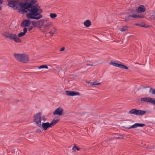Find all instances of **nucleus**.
<instances>
[{
	"label": "nucleus",
	"mask_w": 155,
	"mask_h": 155,
	"mask_svg": "<svg viewBox=\"0 0 155 155\" xmlns=\"http://www.w3.org/2000/svg\"><path fill=\"white\" fill-rule=\"evenodd\" d=\"M38 69H41V68H45V69H48V66L46 65H44L40 66L38 67Z\"/></svg>",
	"instance_id": "24"
},
{
	"label": "nucleus",
	"mask_w": 155,
	"mask_h": 155,
	"mask_svg": "<svg viewBox=\"0 0 155 155\" xmlns=\"http://www.w3.org/2000/svg\"><path fill=\"white\" fill-rule=\"evenodd\" d=\"M84 24L85 26L88 27L91 25V22L89 20H87L84 22Z\"/></svg>",
	"instance_id": "16"
},
{
	"label": "nucleus",
	"mask_w": 155,
	"mask_h": 155,
	"mask_svg": "<svg viewBox=\"0 0 155 155\" xmlns=\"http://www.w3.org/2000/svg\"><path fill=\"white\" fill-rule=\"evenodd\" d=\"M66 93L67 95L72 96L76 95H78L80 94L78 92L74 91H66Z\"/></svg>",
	"instance_id": "12"
},
{
	"label": "nucleus",
	"mask_w": 155,
	"mask_h": 155,
	"mask_svg": "<svg viewBox=\"0 0 155 155\" xmlns=\"http://www.w3.org/2000/svg\"><path fill=\"white\" fill-rule=\"evenodd\" d=\"M2 9V7L0 6V11Z\"/></svg>",
	"instance_id": "32"
},
{
	"label": "nucleus",
	"mask_w": 155,
	"mask_h": 155,
	"mask_svg": "<svg viewBox=\"0 0 155 155\" xmlns=\"http://www.w3.org/2000/svg\"><path fill=\"white\" fill-rule=\"evenodd\" d=\"M58 121L57 120H54L50 123L48 122H43L39 127L43 129L44 130H46L48 128L51 127L55 124L57 123Z\"/></svg>",
	"instance_id": "4"
},
{
	"label": "nucleus",
	"mask_w": 155,
	"mask_h": 155,
	"mask_svg": "<svg viewBox=\"0 0 155 155\" xmlns=\"http://www.w3.org/2000/svg\"><path fill=\"white\" fill-rule=\"evenodd\" d=\"M141 101L151 103L155 105V100L150 97H143L141 99Z\"/></svg>",
	"instance_id": "7"
},
{
	"label": "nucleus",
	"mask_w": 155,
	"mask_h": 155,
	"mask_svg": "<svg viewBox=\"0 0 155 155\" xmlns=\"http://www.w3.org/2000/svg\"><path fill=\"white\" fill-rule=\"evenodd\" d=\"M149 92L153 94H155V89H153L150 87L149 90Z\"/></svg>",
	"instance_id": "25"
},
{
	"label": "nucleus",
	"mask_w": 155,
	"mask_h": 155,
	"mask_svg": "<svg viewBox=\"0 0 155 155\" xmlns=\"http://www.w3.org/2000/svg\"><path fill=\"white\" fill-rule=\"evenodd\" d=\"M136 25H138L139 26L141 27H144L145 26L144 25L141 24H136Z\"/></svg>",
	"instance_id": "28"
},
{
	"label": "nucleus",
	"mask_w": 155,
	"mask_h": 155,
	"mask_svg": "<svg viewBox=\"0 0 155 155\" xmlns=\"http://www.w3.org/2000/svg\"><path fill=\"white\" fill-rule=\"evenodd\" d=\"M87 66H92L93 65V64H87Z\"/></svg>",
	"instance_id": "31"
},
{
	"label": "nucleus",
	"mask_w": 155,
	"mask_h": 155,
	"mask_svg": "<svg viewBox=\"0 0 155 155\" xmlns=\"http://www.w3.org/2000/svg\"><path fill=\"white\" fill-rule=\"evenodd\" d=\"M38 24L40 26L44 27V19L40 20L38 22Z\"/></svg>",
	"instance_id": "19"
},
{
	"label": "nucleus",
	"mask_w": 155,
	"mask_h": 155,
	"mask_svg": "<svg viewBox=\"0 0 155 155\" xmlns=\"http://www.w3.org/2000/svg\"><path fill=\"white\" fill-rule=\"evenodd\" d=\"M50 17L51 18H54L57 17V15L55 13H50L49 15Z\"/></svg>",
	"instance_id": "22"
},
{
	"label": "nucleus",
	"mask_w": 155,
	"mask_h": 155,
	"mask_svg": "<svg viewBox=\"0 0 155 155\" xmlns=\"http://www.w3.org/2000/svg\"><path fill=\"white\" fill-rule=\"evenodd\" d=\"M36 22L35 21H33L32 22V24L33 27H35L36 26Z\"/></svg>",
	"instance_id": "27"
},
{
	"label": "nucleus",
	"mask_w": 155,
	"mask_h": 155,
	"mask_svg": "<svg viewBox=\"0 0 155 155\" xmlns=\"http://www.w3.org/2000/svg\"><path fill=\"white\" fill-rule=\"evenodd\" d=\"M110 64L115 67H118L122 69H124L127 70L128 69V68L125 65L115 62H111L110 63Z\"/></svg>",
	"instance_id": "8"
},
{
	"label": "nucleus",
	"mask_w": 155,
	"mask_h": 155,
	"mask_svg": "<svg viewBox=\"0 0 155 155\" xmlns=\"http://www.w3.org/2000/svg\"><path fill=\"white\" fill-rule=\"evenodd\" d=\"M31 24V22L28 20H25L21 23V26L23 27H28Z\"/></svg>",
	"instance_id": "9"
},
{
	"label": "nucleus",
	"mask_w": 155,
	"mask_h": 155,
	"mask_svg": "<svg viewBox=\"0 0 155 155\" xmlns=\"http://www.w3.org/2000/svg\"><path fill=\"white\" fill-rule=\"evenodd\" d=\"M146 10V8L143 5H141L139 6L137 11L138 13H143Z\"/></svg>",
	"instance_id": "14"
},
{
	"label": "nucleus",
	"mask_w": 155,
	"mask_h": 155,
	"mask_svg": "<svg viewBox=\"0 0 155 155\" xmlns=\"http://www.w3.org/2000/svg\"><path fill=\"white\" fill-rule=\"evenodd\" d=\"M46 118L44 116H42L41 113L39 112L35 114L34 116L33 121L35 124L39 127L41 124V121L45 122Z\"/></svg>",
	"instance_id": "2"
},
{
	"label": "nucleus",
	"mask_w": 155,
	"mask_h": 155,
	"mask_svg": "<svg viewBox=\"0 0 155 155\" xmlns=\"http://www.w3.org/2000/svg\"><path fill=\"white\" fill-rule=\"evenodd\" d=\"M128 26H123L121 28H120V30L121 32H124L128 30Z\"/></svg>",
	"instance_id": "17"
},
{
	"label": "nucleus",
	"mask_w": 155,
	"mask_h": 155,
	"mask_svg": "<svg viewBox=\"0 0 155 155\" xmlns=\"http://www.w3.org/2000/svg\"><path fill=\"white\" fill-rule=\"evenodd\" d=\"M80 149L79 147L75 146H74L72 148V150L74 151H75L76 150L79 151Z\"/></svg>",
	"instance_id": "23"
},
{
	"label": "nucleus",
	"mask_w": 155,
	"mask_h": 155,
	"mask_svg": "<svg viewBox=\"0 0 155 155\" xmlns=\"http://www.w3.org/2000/svg\"><path fill=\"white\" fill-rule=\"evenodd\" d=\"M14 56L16 59L20 61L25 63L28 61V57L25 54H15Z\"/></svg>",
	"instance_id": "5"
},
{
	"label": "nucleus",
	"mask_w": 155,
	"mask_h": 155,
	"mask_svg": "<svg viewBox=\"0 0 155 155\" xmlns=\"http://www.w3.org/2000/svg\"><path fill=\"white\" fill-rule=\"evenodd\" d=\"M65 48L64 47H62L60 50V51H62L64 50Z\"/></svg>",
	"instance_id": "29"
},
{
	"label": "nucleus",
	"mask_w": 155,
	"mask_h": 155,
	"mask_svg": "<svg viewBox=\"0 0 155 155\" xmlns=\"http://www.w3.org/2000/svg\"><path fill=\"white\" fill-rule=\"evenodd\" d=\"M30 3L23 2L21 0H7V5L15 9H18L23 14L26 13V16L29 19L38 20L42 18L41 13L42 10L38 5H34L37 0H26Z\"/></svg>",
	"instance_id": "1"
},
{
	"label": "nucleus",
	"mask_w": 155,
	"mask_h": 155,
	"mask_svg": "<svg viewBox=\"0 0 155 155\" xmlns=\"http://www.w3.org/2000/svg\"><path fill=\"white\" fill-rule=\"evenodd\" d=\"M27 29L26 28H23V32L19 33L18 35V37H20L24 36L27 31Z\"/></svg>",
	"instance_id": "15"
},
{
	"label": "nucleus",
	"mask_w": 155,
	"mask_h": 155,
	"mask_svg": "<svg viewBox=\"0 0 155 155\" xmlns=\"http://www.w3.org/2000/svg\"><path fill=\"white\" fill-rule=\"evenodd\" d=\"M90 84L92 86L98 85L101 84V83L97 81L90 83Z\"/></svg>",
	"instance_id": "21"
},
{
	"label": "nucleus",
	"mask_w": 155,
	"mask_h": 155,
	"mask_svg": "<svg viewBox=\"0 0 155 155\" xmlns=\"http://www.w3.org/2000/svg\"><path fill=\"white\" fill-rule=\"evenodd\" d=\"M56 29L54 28H52L50 32L48 33V34H50L51 36H53L56 31Z\"/></svg>",
	"instance_id": "18"
},
{
	"label": "nucleus",
	"mask_w": 155,
	"mask_h": 155,
	"mask_svg": "<svg viewBox=\"0 0 155 155\" xmlns=\"http://www.w3.org/2000/svg\"><path fill=\"white\" fill-rule=\"evenodd\" d=\"M44 28L51 26L52 24V22L50 21L48 18L44 19Z\"/></svg>",
	"instance_id": "10"
},
{
	"label": "nucleus",
	"mask_w": 155,
	"mask_h": 155,
	"mask_svg": "<svg viewBox=\"0 0 155 155\" xmlns=\"http://www.w3.org/2000/svg\"><path fill=\"white\" fill-rule=\"evenodd\" d=\"M3 3V0H0V5H2Z\"/></svg>",
	"instance_id": "30"
},
{
	"label": "nucleus",
	"mask_w": 155,
	"mask_h": 155,
	"mask_svg": "<svg viewBox=\"0 0 155 155\" xmlns=\"http://www.w3.org/2000/svg\"><path fill=\"white\" fill-rule=\"evenodd\" d=\"M145 125H146L144 124L137 123L130 127H128L127 128L128 129H131L133 128H137L138 127H143Z\"/></svg>",
	"instance_id": "13"
},
{
	"label": "nucleus",
	"mask_w": 155,
	"mask_h": 155,
	"mask_svg": "<svg viewBox=\"0 0 155 155\" xmlns=\"http://www.w3.org/2000/svg\"><path fill=\"white\" fill-rule=\"evenodd\" d=\"M3 35L6 38L9 40H13L16 42L20 43L21 41V39L15 34L7 31L5 32Z\"/></svg>",
	"instance_id": "3"
},
{
	"label": "nucleus",
	"mask_w": 155,
	"mask_h": 155,
	"mask_svg": "<svg viewBox=\"0 0 155 155\" xmlns=\"http://www.w3.org/2000/svg\"><path fill=\"white\" fill-rule=\"evenodd\" d=\"M33 28V26H29V27L28 28V30L29 31H30Z\"/></svg>",
	"instance_id": "26"
},
{
	"label": "nucleus",
	"mask_w": 155,
	"mask_h": 155,
	"mask_svg": "<svg viewBox=\"0 0 155 155\" xmlns=\"http://www.w3.org/2000/svg\"><path fill=\"white\" fill-rule=\"evenodd\" d=\"M129 113L130 114H134L137 116H140L146 113V111L134 109L130 110Z\"/></svg>",
	"instance_id": "6"
},
{
	"label": "nucleus",
	"mask_w": 155,
	"mask_h": 155,
	"mask_svg": "<svg viewBox=\"0 0 155 155\" xmlns=\"http://www.w3.org/2000/svg\"><path fill=\"white\" fill-rule=\"evenodd\" d=\"M130 18H142L143 17V16H139V15H137L135 14H134L132 15H129L128 16Z\"/></svg>",
	"instance_id": "20"
},
{
	"label": "nucleus",
	"mask_w": 155,
	"mask_h": 155,
	"mask_svg": "<svg viewBox=\"0 0 155 155\" xmlns=\"http://www.w3.org/2000/svg\"><path fill=\"white\" fill-rule=\"evenodd\" d=\"M63 110L61 108L59 107L56 109L54 112L53 114L54 115H58L61 116L62 115Z\"/></svg>",
	"instance_id": "11"
}]
</instances>
